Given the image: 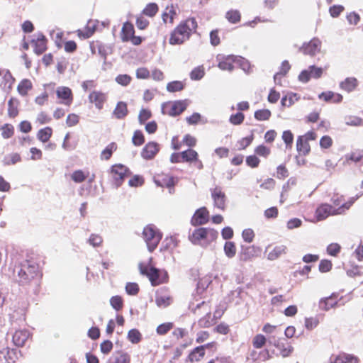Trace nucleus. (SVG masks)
<instances>
[{"instance_id": "obj_1", "label": "nucleus", "mask_w": 363, "mask_h": 363, "mask_svg": "<svg viewBox=\"0 0 363 363\" xmlns=\"http://www.w3.org/2000/svg\"><path fill=\"white\" fill-rule=\"evenodd\" d=\"M13 279L21 286H28L33 292L38 294L40 288L41 274L37 263L25 261L13 269Z\"/></svg>"}, {"instance_id": "obj_2", "label": "nucleus", "mask_w": 363, "mask_h": 363, "mask_svg": "<svg viewBox=\"0 0 363 363\" xmlns=\"http://www.w3.org/2000/svg\"><path fill=\"white\" fill-rule=\"evenodd\" d=\"M197 28V22L195 18H188L182 22L171 33L169 43L171 45H179L187 40L191 33Z\"/></svg>"}, {"instance_id": "obj_3", "label": "nucleus", "mask_w": 363, "mask_h": 363, "mask_svg": "<svg viewBox=\"0 0 363 363\" xmlns=\"http://www.w3.org/2000/svg\"><path fill=\"white\" fill-rule=\"evenodd\" d=\"M354 201V199H351L349 201H347L337 208H335L328 203H323L318 206L315 211L316 218L318 220H323L330 216L343 214L352 206Z\"/></svg>"}, {"instance_id": "obj_4", "label": "nucleus", "mask_w": 363, "mask_h": 363, "mask_svg": "<svg viewBox=\"0 0 363 363\" xmlns=\"http://www.w3.org/2000/svg\"><path fill=\"white\" fill-rule=\"evenodd\" d=\"M162 237V233L154 225H147L143 229V238L150 252H153L157 248Z\"/></svg>"}, {"instance_id": "obj_5", "label": "nucleus", "mask_w": 363, "mask_h": 363, "mask_svg": "<svg viewBox=\"0 0 363 363\" xmlns=\"http://www.w3.org/2000/svg\"><path fill=\"white\" fill-rule=\"evenodd\" d=\"M200 308L203 309L205 315L199 320V325L201 328H209L215 323V318L217 312H216L213 317L211 315V308L208 302L202 301L197 304L195 307L191 308V311L194 313H197Z\"/></svg>"}, {"instance_id": "obj_6", "label": "nucleus", "mask_w": 363, "mask_h": 363, "mask_svg": "<svg viewBox=\"0 0 363 363\" xmlns=\"http://www.w3.org/2000/svg\"><path fill=\"white\" fill-rule=\"evenodd\" d=\"M218 236V232L213 229L199 228L196 229L189 238L194 244H199L201 241L210 242L215 240Z\"/></svg>"}, {"instance_id": "obj_7", "label": "nucleus", "mask_w": 363, "mask_h": 363, "mask_svg": "<svg viewBox=\"0 0 363 363\" xmlns=\"http://www.w3.org/2000/svg\"><path fill=\"white\" fill-rule=\"evenodd\" d=\"M187 106V100L169 102L162 105V113L172 116H176L182 113L186 108Z\"/></svg>"}, {"instance_id": "obj_8", "label": "nucleus", "mask_w": 363, "mask_h": 363, "mask_svg": "<svg viewBox=\"0 0 363 363\" xmlns=\"http://www.w3.org/2000/svg\"><path fill=\"white\" fill-rule=\"evenodd\" d=\"M323 69L314 65L310 66L307 69L303 70L298 75V79L303 83L308 82L311 78L318 79L323 74Z\"/></svg>"}, {"instance_id": "obj_9", "label": "nucleus", "mask_w": 363, "mask_h": 363, "mask_svg": "<svg viewBox=\"0 0 363 363\" xmlns=\"http://www.w3.org/2000/svg\"><path fill=\"white\" fill-rule=\"evenodd\" d=\"M269 342L280 351V354L284 358L289 357L294 351V347L291 345L285 343L280 338L276 339L274 337H272L269 338Z\"/></svg>"}, {"instance_id": "obj_10", "label": "nucleus", "mask_w": 363, "mask_h": 363, "mask_svg": "<svg viewBox=\"0 0 363 363\" xmlns=\"http://www.w3.org/2000/svg\"><path fill=\"white\" fill-rule=\"evenodd\" d=\"M287 247L284 245H279L272 247V245H268L264 253L267 255V259L270 261H274L279 258L281 255L286 254Z\"/></svg>"}, {"instance_id": "obj_11", "label": "nucleus", "mask_w": 363, "mask_h": 363, "mask_svg": "<svg viewBox=\"0 0 363 363\" xmlns=\"http://www.w3.org/2000/svg\"><path fill=\"white\" fill-rule=\"evenodd\" d=\"M139 269L142 274L145 275L149 278L152 285H157L160 284L158 281L159 270L157 268L149 267L147 264L140 263L139 264Z\"/></svg>"}, {"instance_id": "obj_12", "label": "nucleus", "mask_w": 363, "mask_h": 363, "mask_svg": "<svg viewBox=\"0 0 363 363\" xmlns=\"http://www.w3.org/2000/svg\"><path fill=\"white\" fill-rule=\"evenodd\" d=\"M216 60L218 62V67L220 69L229 72H232L234 69L233 63H235V55H230L225 56L222 55H218Z\"/></svg>"}, {"instance_id": "obj_13", "label": "nucleus", "mask_w": 363, "mask_h": 363, "mask_svg": "<svg viewBox=\"0 0 363 363\" xmlns=\"http://www.w3.org/2000/svg\"><path fill=\"white\" fill-rule=\"evenodd\" d=\"M111 172L116 187H119L123 183L125 177L128 176L127 168L122 164H117L112 167Z\"/></svg>"}, {"instance_id": "obj_14", "label": "nucleus", "mask_w": 363, "mask_h": 363, "mask_svg": "<svg viewBox=\"0 0 363 363\" xmlns=\"http://www.w3.org/2000/svg\"><path fill=\"white\" fill-rule=\"evenodd\" d=\"M154 182L157 186L169 189V193L174 192V186L176 184L174 178L167 174L157 175L154 177Z\"/></svg>"}, {"instance_id": "obj_15", "label": "nucleus", "mask_w": 363, "mask_h": 363, "mask_svg": "<svg viewBox=\"0 0 363 363\" xmlns=\"http://www.w3.org/2000/svg\"><path fill=\"white\" fill-rule=\"evenodd\" d=\"M320 48L321 41L317 38H313L308 43H304L301 50L305 55L313 56L320 51Z\"/></svg>"}, {"instance_id": "obj_16", "label": "nucleus", "mask_w": 363, "mask_h": 363, "mask_svg": "<svg viewBox=\"0 0 363 363\" xmlns=\"http://www.w3.org/2000/svg\"><path fill=\"white\" fill-rule=\"evenodd\" d=\"M56 94L58 99H61L60 104L66 106H70L73 101L72 90L67 86H59L56 90Z\"/></svg>"}, {"instance_id": "obj_17", "label": "nucleus", "mask_w": 363, "mask_h": 363, "mask_svg": "<svg viewBox=\"0 0 363 363\" xmlns=\"http://www.w3.org/2000/svg\"><path fill=\"white\" fill-rule=\"evenodd\" d=\"M329 363H359V359L353 354L340 353L337 355H331Z\"/></svg>"}, {"instance_id": "obj_18", "label": "nucleus", "mask_w": 363, "mask_h": 363, "mask_svg": "<svg viewBox=\"0 0 363 363\" xmlns=\"http://www.w3.org/2000/svg\"><path fill=\"white\" fill-rule=\"evenodd\" d=\"M106 99V94L99 91H93L89 95V102L94 104L95 107L99 110L103 108Z\"/></svg>"}, {"instance_id": "obj_19", "label": "nucleus", "mask_w": 363, "mask_h": 363, "mask_svg": "<svg viewBox=\"0 0 363 363\" xmlns=\"http://www.w3.org/2000/svg\"><path fill=\"white\" fill-rule=\"evenodd\" d=\"M209 220V213L206 207L198 209L191 218L194 225L206 224Z\"/></svg>"}, {"instance_id": "obj_20", "label": "nucleus", "mask_w": 363, "mask_h": 363, "mask_svg": "<svg viewBox=\"0 0 363 363\" xmlns=\"http://www.w3.org/2000/svg\"><path fill=\"white\" fill-rule=\"evenodd\" d=\"M211 196L213 200L214 206L224 210L225 207V195L220 187H216L211 190Z\"/></svg>"}, {"instance_id": "obj_21", "label": "nucleus", "mask_w": 363, "mask_h": 363, "mask_svg": "<svg viewBox=\"0 0 363 363\" xmlns=\"http://www.w3.org/2000/svg\"><path fill=\"white\" fill-rule=\"evenodd\" d=\"M159 145L155 142H149L141 152V156L145 160L152 159L159 152Z\"/></svg>"}, {"instance_id": "obj_22", "label": "nucleus", "mask_w": 363, "mask_h": 363, "mask_svg": "<svg viewBox=\"0 0 363 363\" xmlns=\"http://www.w3.org/2000/svg\"><path fill=\"white\" fill-rule=\"evenodd\" d=\"M97 21L94 20L88 21L84 30H77V35L80 38L87 39L90 38L96 30Z\"/></svg>"}, {"instance_id": "obj_23", "label": "nucleus", "mask_w": 363, "mask_h": 363, "mask_svg": "<svg viewBox=\"0 0 363 363\" xmlns=\"http://www.w3.org/2000/svg\"><path fill=\"white\" fill-rule=\"evenodd\" d=\"M107 363H130V356L123 351H116L111 354Z\"/></svg>"}, {"instance_id": "obj_24", "label": "nucleus", "mask_w": 363, "mask_h": 363, "mask_svg": "<svg viewBox=\"0 0 363 363\" xmlns=\"http://www.w3.org/2000/svg\"><path fill=\"white\" fill-rule=\"evenodd\" d=\"M29 336L30 333L28 330L26 329L18 330L13 335V342L17 347H22L24 345Z\"/></svg>"}, {"instance_id": "obj_25", "label": "nucleus", "mask_w": 363, "mask_h": 363, "mask_svg": "<svg viewBox=\"0 0 363 363\" xmlns=\"http://www.w3.org/2000/svg\"><path fill=\"white\" fill-rule=\"evenodd\" d=\"M34 46V52L37 55H41L46 50V39L43 34L39 33L36 39H33L31 41Z\"/></svg>"}, {"instance_id": "obj_26", "label": "nucleus", "mask_w": 363, "mask_h": 363, "mask_svg": "<svg viewBox=\"0 0 363 363\" xmlns=\"http://www.w3.org/2000/svg\"><path fill=\"white\" fill-rule=\"evenodd\" d=\"M209 344L196 347L189 354L188 359L190 362H197L201 359L205 355V348L208 347Z\"/></svg>"}, {"instance_id": "obj_27", "label": "nucleus", "mask_w": 363, "mask_h": 363, "mask_svg": "<svg viewBox=\"0 0 363 363\" xmlns=\"http://www.w3.org/2000/svg\"><path fill=\"white\" fill-rule=\"evenodd\" d=\"M128 114V108L126 103L119 101L113 111V115L117 119H122Z\"/></svg>"}, {"instance_id": "obj_28", "label": "nucleus", "mask_w": 363, "mask_h": 363, "mask_svg": "<svg viewBox=\"0 0 363 363\" xmlns=\"http://www.w3.org/2000/svg\"><path fill=\"white\" fill-rule=\"evenodd\" d=\"M358 84L357 79L354 77H347L340 84L342 89L351 92L357 87Z\"/></svg>"}, {"instance_id": "obj_29", "label": "nucleus", "mask_w": 363, "mask_h": 363, "mask_svg": "<svg viewBox=\"0 0 363 363\" xmlns=\"http://www.w3.org/2000/svg\"><path fill=\"white\" fill-rule=\"evenodd\" d=\"M134 35V28L133 26L126 22L123 24L122 30H121V39L124 42L129 41L130 38Z\"/></svg>"}, {"instance_id": "obj_30", "label": "nucleus", "mask_w": 363, "mask_h": 363, "mask_svg": "<svg viewBox=\"0 0 363 363\" xmlns=\"http://www.w3.org/2000/svg\"><path fill=\"white\" fill-rule=\"evenodd\" d=\"M337 304L336 297L334 295L321 299L319 303V307L320 309L324 311H328L330 308L335 307Z\"/></svg>"}, {"instance_id": "obj_31", "label": "nucleus", "mask_w": 363, "mask_h": 363, "mask_svg": "<svg viewBox=\"0 0 363 363\" xmlns=\"http://www.w3.org/2000/svg\"><path fill=\"white\" fill-rule=\"evenodd\" d=\"M19 101L16 98H11L8 101V115L10 118H15L18 114Z\"/></svg>"}, {"instance_id": "obj_32", "label": "nucleus", "mask_w": 363, "mask_h": 363, "mask_svg": "<svg viewBox=\"0 0 363 363\" xmlns=\"http://www.w3.org/2000/svg\"><path fill=\"white\" fill-rule=\"evenodd\" d=\"M14 354L13 350H10L8 347H0V359H4L7 363L14 362Z\"/></svg>"}, {"instance_id": "obj_33", "label": "nucleus", "mask_w": 363, "mask_h": 363, "mask_svg": "<svg viewBox=\"0 0 363 363\" xmlns=\"http://www.w3.org/2000/svg\"><path fill=\"white\" fill-rule=\"evenodd\" d=\"M296 149L297 151L306 155L310 152V145L307 141L304 140L303 137H298L296 141Z\"/></svg>"}, {"instance_id": "obj_34", "label": "nucleus", "mask_w": 363, "mask_h": 363, "mask_svg": "<svg viewBox=\"0 0 363 363\" xmlns=\"http://www.w3.org/2000/svg\"><path fill=\"white\" fill-rule=\"evenodd\" d=\"M363 157V154L360 151H354L351 153L347 154L345 155V161L343 162V164H349L350 162H358Z\"/></svg>"}, {"instance_id": "obj_35", "label": "nucleus", "mask_w": 363, "mask_h": 363, "mask_svg": "<svg viewBox=\"0 0 363 363\" xmlns=\"http://www.w3.org/2000/svg\"><path fill=\"white\" fill-rule=\"evenodd\" d=\"M52 134V128L50 127H45L38 130L37 133V138L42 143H46L50 140Z\"/></svg>"}, {"instance_id": "obj_36", "label": "nucleus", "mask_w": 363, "mask_h": 363, "mask_svg": "<svg viewBox=\"0 0 363 363\" xmlns=\"http://www.w3.org/2000/svg\"><path fill=\"white\" fill-rule=\"evenodd\" d=\"M176 15V11L172 5L166 7L165 11L163 12L162 17L164 23H173L174 16Z\"/></svg>"}, {"instance_id": "obj_37", "label": "nucleus", "mask_w": 363, "mask_h": 363, "mask_svg": "<svg viewBox=\"0 0 363 363\" xmlns=\"http://www.w3.org/2000/svg\"><path fill=\"white\" fill-rule=\"evenodd\" d=\"M21 161V157L18 153H11L4 157L3 163L4 165H13Z\"/></svg>"}, {"instance_id": "obj_38", "label": "nucleus", "mask_w": 363, "mask_h": 363, "mask_svg": "<svg viewBox=\"0 0 363 363\" xmlns=\"http://www.w3.org/2000/svg\"><path fill=\"white\" fill-rule=\"evenodd\" d=\"M32 88V83L28 79H23L22 80L18 87V93L22 96H26L28 93V91Z\"/></svg>"}, {"instance_id": "obj_39", "label": "nucleus", "mask_w": 363, "mask_h": 363, "mask_svg": "<svg viewBox=\"0 0 363 363\" xmlns=\"http://www.w3.org/2000/svg\"><path fill=\"white\" fill-rule=\"evenodd\" d=\"M182 159L185 162H191L194 160H197V152L192 150L189 149L187 150L183 151L181 152Z\"/></svg>"}, {"instance_id": "obj_40", "label": "nucleus", "mask_w": 363, "mask_h": 363, "mask_svg": "<svg viewBox=\"0 0 363 363\" xmlns=\"http://www.w3.org/2000/svg\"><path fill=\"white\" fill-rule=\"evenodd\" d=\"M225 255L228 258H233L236 254V247L233 242L228 241L224 245Z\"/></svg>"}, {"instance_id": "obj_41", "label": "nucleus", "mask_w": 363, "mask_h": 363, "mask_svg": "<svg viewBox=\"0 0 363 363\" xmlns=\"http://www.w3.org/2000/svg\"><path fill=\"white\" fill-rule=\"evenodd\" d=\"M117 149V145L115 143H111L102 151L101 158L102 160H108L112 155L113 151Z\"/></svg>"}, {"instance_id": "obj_42", "label": "nucleus", "mask_w": 363, "mask_h": 363, "mask_svg": "<svg viewBox=\"0 0 363 363\" xmlns=\"http://www.w3.org/2000/svg\"><path fill=\"white\" fill-rule=\"evenodd\" d=\"M205 74L204 68L203 66H198L195 67L190 72V78L191 80H200Z\"/></svg>"}, {"instance_id": "obj_43", "label": "nucleus", "mask_w": 363, "mask_h": 363, "mask_svg": "<svg viewBox=\"0 0 363 363\" xmlns=\"http://www.w3.org/2000/svg\"><path fill=\"white\" fill-rule=\"evenodd\" d=\"M235 64L238 65L246 73H250L251 69V65L248 60L240 57L236 56Z\"/></svg>"}, {"instance_id": "obj_44", "label": "nucleus", "mask_w": 363, "mask_h": 363, "mask_svg": "<svg viewBox=\"0 0 363 363\" xmlns=\"http://www.w3.org/2000/svg\"><path fill=\"white\" fill-rule=\"evenodd\" d=\"M87 242L94 247H100L103 243V238L99 234L92 233L87 240Z\"/></svg>"}, {"instance_id": "obj_45", "label": "nucleus", "mask_w": 363, "mask_h": 363, "mask_svg": "<svg viewBox=\"0 0 363 363\" xmlns=\"http://www.w3.org/2000/svg\"><path fill=\"white\" fill-rule=\"evenodd\" d=\"M142 338L141 333L137 329H131L128 333V339L133 344L138 343Z\"/></svg>"}, {"instance_id": "obj_46", "label": "nucleus", "mask_w": 363, "mask_h": 363, "mask_svg": "<svg viewBox=\"0 0 363 363\" xmlns=\"http://www.w3.org/2000/svg\"><path fill=\"white\" fill-rule=\"evenodd\" d=\"M88 172L82 170H76L71 174V179L76 183L83 182L88 177Z\"/></svg>"}, {"instance_id": "obj_47", "label": "nucleus", "mask_w": 363, "mask_h": 363, "mask_svg": "<svg viewBox=\"0 0 363 363\" xmlns=\"http://www.w3.org/2000/svg\"><path fill=\"white\" fill-rule=\"evenodd\" d=\"M226 18L232 23H237L240 21V13L238 10H230L225 14Z\"/></svg>"}, {"instance_id": "obj_48", "label": "nucleus", "mask_w": 363, "mask_h": 363, "mask_svg": "<svg viewBox=\"0 0 363 363\" xmlns=\"http://www.w3.org/2000/svg\"><path fill=\"white\" fill-rule=\"evenodd\" d=\"M1 135L4 139L11 138L14 133V128L11 124H4L1 128Z\"/></svg>"}, {"instance_id": "obj_49", "label": "nucleus", "mask_w": 363, "mask_h": 363, "mask_svg": "<svg viewBox=\"0 0 363 363\" xmlns=\"http://www.w3.org/2000/svg\"><path fill=\"white\" fill-rule=\"evenodd\" d=\"M110 304L116 311H120L123 306V301L120 296H113L110 299Z\"/></svg>"}, {"instance_id": "obj_50", "label": "nucleus", "mask_w": 363, "mask_h": 363, "mask_svg": "<svg viewBox=\"0 0 363 363\" xmlns=\"http://www.w3.org/2000/svg\"><path fill=\"white\" fill-rule=\"evenodd\" d=\"M345 123L347 125L361 126L363 125V120L357 116H347L345 118Z\"/></svg>"}, {"instance_id": "obj_51", "label": "nucleus", "mask_w": 363, "mask_h": 363, "mask_svg": "<svg viewBox=\"0 0 363 363\" xmlns=\"http://www.w3.org/2000/svg\"><path fill=\"white\" fill-rule=\"evenodd\" d=\"M254 116L257 121H266L270 118L271 111L268 109L257 110Z\"/></svg>"}, {"instance_id": "obj_52", "label": "nucleus", "mask_w": 363, "mask_h": 363, "mask_svg": "<svg viewBox=\"0 0 363 363\" xmlns=\"http://www.w3.org/2000/svg\"><path fill=\"white\" fill-rule=\"evenodd\" d=\"M184 89V84L180 81H174L167 85V90L169 92H176Z\"/></svg>"}, {"instance_id": "obj_53", "label": "nucleus", "mask_w": 363, "mask_h": 363, "mask_svg": "<svg viewBox=\"0 0 363 363\" xmlns=\"http://www.w3.org/2000/svg\"><path fill=\"white\" fill-rule=\"evenodd\" d=\"M267 339L263 335L258 334L255 335L252 340V345L255 348H262L266 343Z\"/></svg>"}, {"instance_id": "obj_54", "label": "nucleus", "mask_w": 363, "mask_h": 363, "mask_svg": "<svg viewBox=\"0 0 363 363\" xmlns=\"http://www.w3.org/2000/svg\"><path fill=\"white\" fill-rule=\"evenodd\" d=\"M158 11V6L155 3L148 4L143 10V13L150 17L154 16Z\"/></svg>"}, {"instance_id": "obj_55", "label": "nucleus", "mask_w": 363, "mask_h": 363, "mask_svg": "<svg viewBox=\"0 0 363 363\" xmlns=\"http://www.w3.org/2000/svg\"><path fill=\"white\" fill-rule=\"evenodd\" d=\"M282 139L286 144V148H291L294 140V135L290 130H285L283 132Z\"/></svg>"}, {"instance_id": "obj_56", "label": "nucleus", "mask_w": 363, "mask_h": 363, "mask_svg": "<svg viewBox=\"0 0 363 363\" xmlns=\"http://www.w3.org/2000/svg\"><path fill=\"white\" fill-rule=\"evenodd\" d=\"M132 142L135 146H140L145 142V138L143 133L140 130H135L134 132Z\"/></svg>"}, {"instance_id": "obj_57", "label": "nucleus", "mask_w": 363, "mask_h": 363, "mask_svg": "<svg viewBox=\"0 0 363 363\" xmlns=\"http://www.w3.org/2000/svg\"><path fill=\"white\" fill-rule=\"evenodd\" d=\"M245 119V116L242 113L238 112L230 116L229 121L235 125H240Z\"/></svg>"}, {"instance_id": "obj_58", "label": "nucleus", "mask_w": 363, "mask_h": 363, "mask_svg": "<svg viewBox=\"0 0 363 363\" xmlns=\"http://www.w3.org/2000/svg\"><path fill=\"white\" fill-rule=\"evenodd\" d=\"M3 80L4 86H7L8 88H11L14 82V78L12 77L11 72L9 70H3Z\"/></svg>"}, {"instance_id": "obj_59", "label": "nucleus", "mask_w": 363, "mask_h": 363, "mask_svg": "<svg viewBox=\"0 0 363 363\" xmlns=\"http://www.w3.org/2000/svg\"><path fill=\"white\" fill-rule=\"evenodd\" d=\"M125 291L128 295L135 296L139 291V286L138 284L134 282H129L126 284Z\"/></svg>"}, {"instance_id": "obj_60", "label": "nucleus", "mask_w": 363, "mask_h": 363, "mask_svg": "<svg viewBox=\"0 0 363 363\" xmlns=\"http://www.w3.org/2000/svg\"><path fill=\"white\" fill-rule=\"evenodd\" d=\"M113 349V343L110 340H104L100 345V350L104 354H108Z\"/></svg>"}, {"instance_id": "obj_61", "label": "nucleus", "mask_w": 363, "mask_h": 363, "mask_svg": "<svg viewBox=\"0 0 363 363\" xmlns=\"http://www.w3.org/2000/svg\"><path fill=\"white\" fill-rule=\"evenodd\" d=\"M170 302V298L167 296H158L156 298V303L159 307H167Z\"/></svg>"}, {"instance_id": "obj_62", "label": "nucleus", "mask_w": 363, "mask_h": 363, "mask_svg": "<svg viewBox=\"0 0 363 363\" xmlns=\"http://www.w3.org/2000/svg\"><path fill=\"white\" fill-rule=\"evenodd\" d=\"M255 152L262 157H267L270 154V149L263 145L257 146Z\"/></svg>"}, {"instance_id": "obj_63", "label": "nucleus", "mask_w": 363, "mask_h": 363, "mask_svg": "<svg viewBox=\"0 0 363 363\" xmlns=\"http://www.w3.org/2000/svg\"><path fill=\"white\" fill-rule=\"evenodd\" d=\"M242 237L246 242H252L255 237L254 231L250 228L245 229L242 231Z\"/></svg>"}, {"instance_id": "obj_64", "label": "nucleus", "mask_w": 363, "mask_h": 363, "mask_svg": "<svg viewBox=\"0 0 363 363\" xmlns=\"http://www.w3.org/2000/svg\"><path fill=\"white\" fill-rule=\"evenodd\" d=\"M130 81L131 77L128 74H119L116 77V82L122 86L128 85Z\"/></svg>"}]
</instances>
